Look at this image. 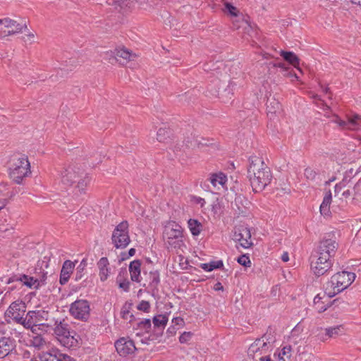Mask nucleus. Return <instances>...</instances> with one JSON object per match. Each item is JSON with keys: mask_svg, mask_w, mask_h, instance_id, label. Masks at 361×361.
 Returning <instances> with one entry per match:
<instances>
[{"mask_svg": "<svg viewBox=\"0 0 361 361\" xmlns=\"http://www.w3.org/2000/svg\"><path fill=\"white\" fill-rule=\"evenodd\" d=\"M249 161L247 174L252 190L255 192H262L271 183L273 178L271 171L259 157L251 156Z\"/></svg>", "mask_w": 361, "mask_h": 361, "instance_id": "1", "label": "nucleus"}, {"mask_svg": "<svg viewBox=\"0 0 361 361\" xmlns=\"http://www.w3.org/2000/svg\"><path fill=\"white\" fill-rule=\"evenodd\" d=\"M61 182L66 186L77 183L79 191L84 192L90 182V178L83 168L78 164H72L63 169L60 173Z\"/></svg>", "mask_w": 361, "mask_h": 361, "instance_id": "2", "label": "nucleus"}, {"mask_svg": "<svg viewBox=\"0 0 361 361\" xmlns=\"http://www.w3.org/2000/svg\"><path fill=\"white\" fill-rule=\"evenodd\" d=\"M353 272L343 271L333 275L326 287L327 298H331L346 289L355 279Z\"/></svg>", "mask_w": 361, "mask_h": 361, "instance_id": "3", "label": "nucleus"}, {"mask_svg": "<svg viewBox=\"0 0 361 361\" xmlns=\"http://www.w3.org/2000/svg\"><path fill=\"white\" fill-rule=\"evenodd\" d=\"M9 176L17 184H21L23 178L30 173V164L25 155L13 156L10 161Z\"/></svg>", "mask_w": 361, "mask_h": 361, "instance_id": "4", "label": "nucleus"}, {"mask_svg": "<svg viewBox=\"0 0 361 361\" xmlns=\"http://www.w3.org/2000/svg\"><path fill=\"white\" fill-rule=\"evenodd\" d=\"M163 238L171 247L179 248L183 243L182 227L173 221H168L164 226Z\"/></svg>", "mask_w": 361, "mask_h": 361, "instance_id": "5", "label": "nucleus"}, {"mask_svg": "<svg viewBox=\"0 0 361 361\" xmlns=\"http://www.w3.org/2000/svg\"><path fill=\"white\" fill-rule=\"evenodd\" d=\"M128 227V222L123 221L113 231L111 241L116 249H124L130 244V238Z\"/></svg>", "mask_w": 361, "mask_h": 361, "instance_id": "6", "label": "nucleus"}, {"mask_svg": "<svg viewBox=\"0 0 361 361\" xmlns=\"http://www.w3.org/2000/svg\"><path fill=\"white\" fill-rule=\"evenodd\" d=\"M54 334L59 338L61 342L63 343L64 345L68 347H74L78 344V340L74 337L75 334L74 331H70L68 329V324L62 322H56L54 327Z\"/></svg>", "mask_w": 361, "mask_h": 361, "instance_id": "7", "label": "nucleus"}, {"mask_svg": "<svg viewBox=\"0 0 361 361\" xmlns=\"http://www.w3.org/2000/svg\"><path fill=\"white\" fill-rule=\"evenodd\" d=\"M0 38L22 33L27 29L26 23L20 24L8 18L0 19Z\"/></svg>", "mask_w": 361, "mask_h": 361, "instance_id": "8", "label": "nucleus"}, {"mask_svg": "<svg viewBox=\"0 0 361 361\" xmlns=\"http://www.w3.org/2000/svg\"><path fill=\"white\" fill-rule=\"evenodd\" d=\"M310 259L311 269L317 276L325 274L333 265L332 259L314 252H312Z\"/></svg>", "mask_w": 361, "mask_h": 361, "instance_id": "9", "label": "nucleus"}, {"mask_svg": "<svg viewBox=\"0 0 361 361\" xmlns=\"http://www.w3.org/2000/svg\"><path fill=\"white\" fill-rule=\"evenodd\" d=\"M69 312L75 319L87 321L90 316V302L87 300H77L71 305Z\"/></svg>", "mask_w": 361, "mask_h": 361, "instance_id": "10", "label": "nucleus"}, {"mask_svg": "<svg viewBox=\"0 0 361 361\" xmlns=\"http://www.w3.org/2000/svg\"><path fill=\"white\" fill-rule=\"evenodd\" d=\"M338 248V243L332 238H325L319 243L317 249L313 252L322 257L332 259Z\"/></svg>", "mask_w": 361, "mask_h": 361, "instance_id": "11", "label": "nucleus"}, {"mask_svg": "<svg viewBox=\"0 0 361 361\" xmlns=\"http://www.w3.org/2000/svg\"><path fill=\"white\" fill-rule=\"evenodd\" d=\"M233 240L239 241L240 245L244 248H248L252 245L250 231L245 226H240L235 229Z\"/></svg>", "mask_w": 361, "mask_h": 361, "instance_id": "12", "label": "nucleus"}, {"mask_svg": "<svg viewBox=\"0 0 361 361\" xmlns=\"http://www.w3.org/2000/svg\"><path fill=\"white\" fill-rule=\"evenodd\" d=\"M25 310L26 305L25 302L15 301L10 305L6 312V314L9 317H12L16 322L19 324Z\"/></svg>", "mask_w": 361, "mask_h": 361, "instance_id": "13", "label": "nucleus"}, {"mask_svg": "<svg viewBox=\"0 0 361 361\" xmlns=\"http://www.w3.org/2000/svg\"><path fill=\"white\" fill-rule=\"evenodd\" d=\"M117 353L121 356H127L132 354L136 350L134 342L126 338H121L115 342L114 345Z\"/></svg>", "mask_w": 361, "mask_h": 361, "instance_id": "14", "label": "nucleus"}, {"mask_svg": "<svg viewBox=\"0 0 361 361\" xmlns=\"http://www.w3.org/2000/svg\"><path fill=\"white\" fill-rule=\"evenodd\" d=\"M237 87V83L233 80L229 81L228 85L226 87L224 88L223 91L220 92L219 90H209V92L212 96L214 97H219L223 102H228L233 95V91L235 90Z\"/></svg>", "mask_w": 361, "mask_h": 361, "instance_id": "15", "label": "nucleus"}, {"mask_svg": "<svg viewBox=\"0 0 361 361\" xmlns=\"http://www.w3.org/2000/svg\"><path fill=\"white\" fill-rule=\"evenodd\" d=\"M16 341L10 337L0 338V359L10 355L16 349Z\"/></svg>", "mask_w": 361, "mask_h": 361, "instance_id": "16", "label": "nucleus"}, {"mask_svg": "<svg viewBox=\"0 0 361 361\" xmlns=\"http://www.w3.org/2000/svg\"><path fill=\"white\" fill-rule=\"evenodd\" d=\"M40 315L39 311H29L26 317H22L20 324L23 325L25 328H33L34 326H44V324H37L39 321L38 317Z\"/></svg>", "mask_w": 361, "mask_h": 361, "instance_id": "17", "label": "nucleus"}, {"mask_svg": "<svg viewBox=\"0 0 361 361\" xmlns=\"http://www.w3.org/2000/svg\"><path fill=\"white\" fill-rule=\"evenodd\" d=\"M75 267V264L71 260H66L61 270L59 282L61 285L66 284Z\"/></svg>", "mask_w": 361, "mask_h": 361, "instance_id": "18", "label": "nucleus"}, {"mask_svg": "<svg viewBox=\"0 0 361 361\" xmlns=\"http://www.w3.org/2000/svg\"><path fill=\"white\" fill-rule=\"evenodd\" d=\"M141 262L139 259L134 260L130 263L129 271L130 274V279L133 281H140V272H141Z\"/></svg>", "mask_w": 361, "mask_h": 361, "instance_id": "19", "label": "nucleus"}, {"mask_svg": "<svg viewBox=\"0 0 361 361\" xmlns=\"http://www.w3.org/2000/svg\"><path fill=\"white\" fill-rule=\"evenodd\" d=\"M331 200H332L331 192L330 190H329L326 193V195L323 199V201L320 205V208H319L321 214L325 217H328L331 214L330 204L331 203Z\"/></svg>", "mask_w": 361, "mask_h": 361, "instance_id": "20", "label": "nucleus"}, {"mask_svg": "<svg viewBox=\"0 0 361 361\" xmlns=\"http://www.w3.org/2000/svg\"><path fill=\"white\" fill-rule=\"evenodd\" d=\"M98 268L99 269V276L102 281L107 279L109 274V260L106 257H102L98 263Z\"/></svg>", "mask_w": 361, "mask_h": 361, "instance_id": "21", "label": "nucleus"}, {"mask_svg": "<svg viewBox=\"0 0 361 361\" xmlns=\"http://www.w3.org/2000/svg\"><path fill=\"white\" fill-rule=\"evenodd\" d=\"M183 142L187 147L195 149L196 147H200V140L198 138V135L191 133L185 137Z\"/></svg>", "mask_w": 361, "mask_h": 361, "instance_id": "22", "label": "nucleus"}, {"mask_svg": "<svg viewBox=\"0 0 361 361\" xmlns=\"http://www.w3.org/2000/svg\"><path fill=\"white\" fill-rule=\"evenodd\" d=\"M11 197V192L6 183L0 184V207H5L8 199Z\"/></svg>", "mask_w": 361, "mask_h": 361, "instance_id": "23", "label": "nucleus"}, {"mask_svg": "<svg viewBox=\"0 0 361 361\" xmlns=\"http://www.w3.org/2000/svg\"><path fill=\"white\" fill-rule=\"evenodd\" d=\"M116 56H114V59L118 61V58H121L126 61V62L132 60L134 57H135V54H133L129 50L121 48L116 49Z\"/></svg>", "mask_w": 361, "mask_h": 361, "instance_id": "24", "label": "nucleus"}, {"mask_svg": "<svg viewBox=\"0 0 361 361\" xmlns=\"http://www.w3.org/2000/svg\"><path fill=\"white\" fill-rule=\"evenodd\" d=\"M227 181V177L224 173H214L210 177V182L214 186L221 185L224 187Z\"/></svg>", "mask_w": 361, "mask_h": 361, "instance_id": "25", "label": "nucleus"}, {"mask_svg": "<svg viewBox=\"0 0 361 361\" xmlns=\"http://www.w3.org/2000/svg\"><path fill=\"white\" fill-rule=\"evenodd\" d=\"M23 285L26 286L30 288H38L40 286V282L39 279H35L34 277L29 276L25 274H22Z\"/></svg>", "mask_w": 361, "mask_h": 361, "instance_id": "26", "label": "nucleus"}, {"mask_svg": "<svg viewBox=\"0 0 361 361\" xmlns=\"http://www.w3.org/2000/svg\"><path fill=\"white\" fill-rule=\"evenodd\" d=\"M281 56L293 66L297 67L299 65V59L293 52L281 51Z\"/></svg>", "mask_w": 361, "mask_h": 361, "instance_id": "27", "label": "nucleus"}, {"mask_svg": "<svg viewBox=\"0 0 361 361\" xmlns=\"http://www.w3.org/2000/svg\"><path fill=\"white\" fill-rule=\"evenodd\" d=\"M341 326H336L329 327L325 329V334L321 337L322 341H326L327 338H335L341 331Z\"/></svg>", "mask_w": 361, "mask_h": 361, "instance_id": "28", "label": "nucleus"}, {"mask_svg": "<svg viewBox=\"0 0 361 361\" xmlns=\"http://www.w3.org/2000/svg\"><path fill=\"white\" fill-rule=\"evenodd\" d=\"M149 286L152 290H157V287L160 282L159 272L157 271H150L149 274Z\"/></svg>", "mask_w": 361, "mask_h": 361, "instance_id": "29", "label": "nucleus"}, {"mask_svg": "<svg viewBox=\"0 0 361 361\" xmlns=\"http://www.w3.org/2000/svg\"><path fill=\"white\" fill-rule=\"evenodd\" d=\"M188 224L190 231L193 235H198L200 233L202 225L197 220L190 219L188 220Z\"/></svg>", "mask_w": 361, "mask_h": 361, "instance_id": "30", "label": "nucleus"}, {"mask_svg": "<svg viewBox=\"0 0 361 361\" xmlns=\"http://www.w3.org/2000/svg\"><path fill=\"white\" fill-rule=\"evenodd\" d=\"M224 267L222 260L212 261L209 263L201 264L200 267L206 271H212L216 269H221Z\"/></svg>", "mask_w": 361, "mask_h": 361, "instance_id": "31", "label": "nucleus"}, {"mask_svg": "<svg viewBox=\"0 0 361 361\" xmlns=\"http://www.w3.org/2000/svg\"><path fill=\"white\" fill-rule=\"evenodd\" d=\"M281 104H279L278 102L274 100L268 102L267 104V114L273 115L276 114L278 111L281 110Z\"/></svg>", "mask_w": 361, "mask_h": 361, "instance_id": "32", "label": "nucleus"}, {"mask_svg": "<svg viewBox=\"0 0 361 361\" xmlns=\"http://www.w3.org/2000/svg\"><path fill=\"white\" fill-rule=\"evenodd\" d=\"M152 321L155 327L164 328L167 324L168 317L166 315L159 314L154 317Z\"/></svg>", "mask_w": 361, "mask_h": 361, "instance_id": "33", "label": "nucleus"}, {"mask_svg": "<svg viewBox=\"0 0 361 361\" xmlns=\"http://www.w3.org/2000/svg\"><path fill=\"white\" fill-rule=\"evenodd\" d=\"M170 130L166 128H160L157 133V139L159 142H165L169 137Z\"/></svg>", "mask_w": 361, "mask_h": 361, "instance_id": "34", "label": "nucleus"}, {"mask_svg": "<svg viewBox=\"0 0 361 361\" xmlns=\"http://www.w3.org/2000/svg\"><path fill=\"white\" fill-rule=\"evenodd\" d=\"M87 264V263L86 259H83L80 262L79 266L77 267V269H76L75 281H79L82 279V277L83 276V271L85 269Z\"/></svg>", "mask_w": 361, "mask_h": 361, "instance_id": "35", "label": "nucleus"}, {"mask_svg": "<svg viewBox=\"0 0 361 361\" xmlns=\"http://www.w3.org/2000/svg\"><path fill=\"white\" fill-rule=\"evenodd\" d=\"M121 272L122 271H121L117 276L116 281L118 283L119 288L123 289L124 291L128 292L130 288V282L126 279L123 280L122 279Z\"/></svg>", "mask_w": 361, "mask_h": 361, "instance_id": "36", "label": "nucleus"}, {"mask_svg": "<svg viewBox=\"0 0 361 361\" xmlns=\"http://www.w3.org/2000/svg\"><path fill=\"white\" fill-rule=\"evenodd\" d=\"M259 343V339H256L253 343H252L247 350L248 356L254 357L255 354L258 353L260 355L259 348L257 347V343Z\"/></svg>", "mask_w": 361, "mask_h": 361, "instance_id": "37", "label": "nucleus"}, {"mask_svg": "<svg viewBox=\"0 0 361 361\" xmlns=\"http://www.w3.org/2000/svg\"><path fill=\"white\" fill-rule=\"evenodd\" d=\"M131 4L130 0H114L113 5L116 8H120L121 10L125 9L127 7H130Z\"/></svg>", "mask_w": 361, "mask_h": 361, "instance_id": "38", "label": "nucleus"}, {"mask_svg": "<svg viewBox=\"0 0 361 361\" xmlns=\"http://www.w3.org/2000/svg\"><path fill=\"white\" fill-rule=\"evenodd\" d=\"M325 295H326L325 293H324V296H325ZM324 297H322L320 295V294H318L314 298V306L316 307V309L318 310L319 312H324L327 307H319V303H322L323 302L322 301V300L324 298Z\"/></svg>", "mask_w": 361, "mask_h": 361, "instance_id": "39", "label": "nucleus"}, {"mask_svg": "<svg viewBox=\"0 0 361 361\" xmlns=\"http://www.w3.org/2000/svg\"><path fill=\"white\" fill-rule=\"evenodd\" d=\"M261 338L264 341V343H266L269 348L271 346V343L275 342V338L271 331L266 332Z\"/></svg>", "mask_w": 361, "mask_h": 361, "instance_id": "40", "label": "nucleus"}, {"mask_svg": "<svg viewBox=\"0 0 361 361\" xmlns=\"http://www.w3.org/2000/svg\"><path fill=\"white\" fill-rule=\"evenodd\" d=\"M225 9H226V11L229 13V14L231 16H233V17H235V18L238 17V10L237 9L236 7L233 6L231 4L226 3L225 4Z\"/></svg>", "mask_w": 361, "mask_h": 361, "instance_id": "41", "label": "nucleus"}, {"mask_svg": "<svg viewBox=\"0 0 361 361\" xmlns=\"http://www.w3.org/2000/svg\"><path fill=\"white\" fill-rule=\"evenodd\" d=\"M312 97L315 100L318 101V102H316V104L317 105L318 107L322 109L324 111H326V110L329 111L330 110L329 106H328L324 102V101L322 100L319 95L315 94V95H313Z\"/></svg>", "mask_w": 361, "mask_h": 361, "instance_id": "42", "label": "nucleus"}, {"mask_svg": "<svg viewBox=\"0 0 361 361\" xmlns=\"http://www.w3.org/2000/svg\"><path fill=\"white\" fill-rule=\"evenodd\" d=\"M237 262L242 266L247 267H250L251 262L250 260V258L246 255H240L238 259Z\"/></svg>", "mask_w": 361, "mask_h": 361, "instance_id": "43", "label": "nucleus"}, {"mask_svg": "<svg viewBox=\"0 0 361 361\" xmlns=\"http://www.w3.org/2000/svg\"><path fill=\"white\" fill-rule=\"evenodd\" d=\"M192 336V333L190 331H185L180 336L179 341L180 343H186L191 339Z\"/></svg>", "mask_w": 361, "mask_h": 361, "instance_id": "44", "label": "nucleus"}, {"mask_svg": "<svg viewBox=\"0 0 361 361\" xmlns=\"http://www.w3.org/2000/svg\"><path fill=\"white\" fill-rule=\"evenodd\" d=\"M150 309V304L148 301L142 300L137 305V310L143 311L145 312H149Z\"/></svg>", "mask_w": 361, "mask_h": 361, "instance_id": "45", "label": "nucleus"}, {"mask_svg": "<svg viewBox=\"0 0 361 361\" xmlns=\"http://www.w3.org/2000/svg\"><path fill=\"white\" fill-rule=\"evenodd\" d=\"M332 121L334 123H338L339 126L342 128H347L348 127V123L345 121H343L340 119L338 115L336 114H332Z\"/></svg>", "mask_w": 361, "mask_h": 361, "instance_id": "46", "label": "nucleus"}, {"mask_svg": "<svg viewBox=\"0 0 361 361\" xmlns=\"http://www.w3.org/2000/svg\"><path fill=\"white\" fill-rule=\"evenodd\" d=\"M290 352H291V346L290 345H286L284 346L282 350H281V353H279V358L280 360H283V361H286L283 357H281V355H282L283 356L284 355H287L288 357H290Z\"/></svg>", "mask_w": 361, "mask_h": 361, "instance_id": "47", "label": "nucleus"}, {"mask_svg": "<svg viewBox=\"0 0 361 361\" xmlns=\"http://www.w3.org/2000/svg\"><path fill=\"white\" fill-rule=\"evenodd\" d=\"M259 343H257V347L259 348L260 350V355L266 353L269 350V346L267 345L266 343L260 338Z\"/></svg>", "mask_w": 361, "mask_h": 361, "instance_id": "48", "label": "nucleus"}, {"mask_svg": "<svg viewBox=\"0 0 361 361\" xmlns=\"http://www.w3.org/2000/svg\"><path fill=\"white\" fill-rule=\"evenodd\" d=\"M44 343V340L40 336H37L33 338L32 344L35 347H41Z\"/></svg>", "mask_w": 361, "mask_h": 361, "instance_id": "49", "label": "nucleus"}, {"mask_svg": "<svg viewBox=\"0 0 361 361\" xmlns=\"http://www.w3.org/2000/svg\"><path fill=\"white\" fill-rule=\"evenodd\" d=\"M138 326L140 329L147 330L151 327V320L149 319H145L138 323Z\"/></svg>", "mask_w": 361, "mask_h": 361, "instance_id": "50", "label": "nucleus"}, {"mask_svg": "<svg viewBox=\"0 0 361 361\" xmlns=\"http://www.w3.org/2000/svg\"><path fill=\"white\" fill-rule=\"evenodd\" d=\"M22 281H23L22 274H20V275H13L12 276L9 277L6 280V283L11 284V283H14L16 281H20V282L22 283Z\"/></svg>", "mask_w": 361, "mask_h": 361, "instance_id": "51", "label": "nucleus"}, {"mask_svg": "<svg viewBox=\"0 0 361 361\" xmlns=\"http://www.w3.org/2000/svg\"><path fill=\"white\" fill-rule=\"evenodd\" d=\"M44 361H62L60 357H58V352H56L54 354L49 353Z\"/></svg>", "mask_w": 361, "mask_h": 361, "instance_id": "52", "label": "nucleus"}, {"mask_svg": "<svg viewBox=\"0 0 361 361\" xmlns=\"http://www.w3.org/2000/svg\"><path fill=\"white\" fill-rule=\"evenodd\" d=\"M305 175L309 179H314L316 176V172L310 168L305 170Z\"/></svg>", "mask_w": 361, "mask_h": 361, "instance_id": "53", "label": "nucleus"}, {"mask_svg": "<svg viewBox=\"0 0 361 361\" xmlns=\"http://www.w3.org/2000/svg\"><path fill=\"white\" fill-rule=\"evenodd\" d=\"M360 119V116L357 114L354 115L352 118L348 119V125L350 124L351 126H356L357 124V121Z\"/></svg>", "mask_w": 361, "mask_h": 361, "instance_id": "54", "label": "nucleus"}, {"mask_svg": "<svg viewBox=\"0 0 361 361\" xmlns=\"http://www.w3.org/2000/svg\"><path fill=\"white\" fill-rule=\"evenodd\" d=\"M58 357H60L62 361H76L74 358L71 357V356L61 353L58 352Z\"/></svg>", "mask_w": 361, "mask_h": 361, "instance_id": "55", "label": "nucleus"}, {"mask_svg": "<svg viewBox=\"0 0 361 361\" xmlns=\"http://www.w3.org/2000/svg\"><path fill=\"white\" fill-rule=\"evenodd\" d=\"M198 138L200 140V147H197V149H202L204 147H207L209 145V143H208V141L203 142V141H205V139H204L203 137L198 136Z\"/></svg>", "mask_w": 361, "mask_h": 361, "instance_id": "56", "label": "nucleus"}, {"mask_svg": "<svg viewBox=\"0 0 361 361\" xmlns=\"http://www.w3.org/2000/svg\"><path fill=\"white\" fill-rule=\"evenodd\" d=\"M135 248H130L128 250V256L126 257V258H128L129 257H132V256L135 255ZM123 259H125L126 257H123Z\"/></svg>", "mask_w": 361, "mask_h": 361, "instance_id": "57", "label": "nucleus"}, {"mask_svg": "<svg viewBox=\"0 0 361 361\" xmlns=\"http://www.w3.org/2000/svg\"><path fill=\"white\" fill-rule=\"evenodd\" d=\"M223 289H224V287H223V286L221 285V283L220 282H217L214 285V290H223Z\"/></svg>", "mask_w": 361, "mask_h": 361, "instance_id": "58", "label": "nucleus"}, {"mask_svg": "<svg viewBox=\"0 0 361 361\" xmlns=\"http://www.w3.org/2000/svg\"><path fill=\"white\" fill-rule=\"evenodd\" d=\"M281 259L285 262H288L289 260L288 253L286 252H283L281 255Z\"/></svg>", "mask_w": 361, "mask_h": 361, "instance_id": "59", "label": "nucleus"}, {"mask_svg": "<svg viewBox=\"0 0 361 361\" xmlns=\"http://www.w3.org/2000/svg\"><path fill=\"white\" fill-rule=\"evenodd\" d=\"M130 314V312L128 310H122L121 311V314H122V317L123 319H128V314Z\"/></svg>", "mask_w": 361, "mask_h": 361, "instance_id": "60", "label": "nucleus"}, {"mask_svg": "<svg viewBox=\"0 0 361 361\" xmlns=\"http://www.w3.org/2000/svg\"><path fill=\"white\" fill-rule=\"evenodd\" d=\"M284 66H285V64H284V63H278L274 64V66H276V67H279V68H283L285 72H288V69H287V68H286L284 67Z\"/></svg>", "mask_w": 361, "mask_h": 361, "instance_id": "61", "label": "nucleus"}, {"mask_svg": "<svg viewBox=\"0 0 361 361\" xmlns=\"http://www.w3.org/2000/svg\"><path fill=\"white\" fill-rule=\"evenodd\" d=\"M39 326H34V327H33V328H30V329H31L32 332H33V333L36 334V333H37V329H40V327H39Z\"/></svg>", "mask_w": 361, "mask_h": 361, "instance_id": "62", "label": "nucleus"}, {"mask_svg": "<svg viewBox=\"0 0 361 361\" xmlns=\"http://www.w3.org/2000/svg\"><path fill=\"white\" fill-rule=\"evenodd\" d=\"M197 202L200 204L201 206L202 207L205 202L204 199L199 197L197 200Z\"/></svg>", "mask_w": 361, "mask_h": 361, "instance_id": "63", "label": "nucleus"}, {"mask_svg": "<svg viewBox=\"0 0 361 361\" xmlns=\"http://www.w3.org/2000/svg\"><path fill=\"white\" fill-rule=\"evenodd\" d=\"M354 4H357L361 6V0H350Z\"/></svg>", "mask_w": 361, "mask_h": 361, "instance_id": "64", "label": "nucleus"}]
</instances>
